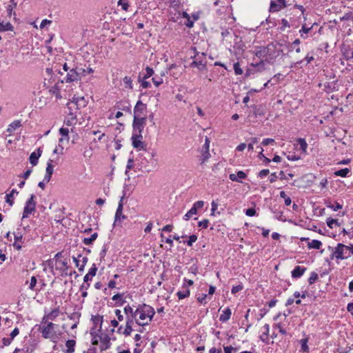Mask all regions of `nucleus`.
Returning <instances> with one entry per match:
<instances>
[{
    "label": "nucleus",
    "mask_w": 353,
    "mask_h": 353,
    "mask_svg": "<svg viewBox=\"0 0 353 353\" xmlns=\"http://www.w3.org/2000/svg\"><path fill=\"white\" fill-rule=\"evenodd\" d=\"M254 53L259 59H264L268 63H272L280 55L281 50L276 44L271 43L267 46L256 47Z\"/></svg>",
    "instance_id": "nucleus-1"
},
{
    "label": "nucleus",
    "mask_w": 353,
    "mask_h": 353,
    "mask_svg": "<svg viewBox=\"0 0 353 353\" xmlns=\"http://www.w3.org/2000/svg\"><path fill=\"white\" fill-rule=\"evenodd\" d=\"M135 313L137 314L136 323L139 325L143 326L149 324L152 321L155 312L154 308L150 305L143 304L139 305V307L135 310Z\"/></svg>",
    "instance_id": "nucleus-2"
},
{
    "label": "nucleus",
    "mask_w": 353,
    "mask_h": 353,
    "mask_svg": "<svg viewBox=\"0 0 353 353\" xmlns=\"http://www.w3.org/2000/svg\"><path fill=\"white\" fill-rule=\"evenodd\" d=\"M349 246L345 245L342 243H339L335 248L332 253V259L334 257L338 260H343L350 257V253H347Z\"/></svg>",
    "instance_id": "nucleus-3"
},
{
    "label": "nucleus",
    "mask_w": 353,
    "mask_h": 353,
    "mask_svg": "<svg viewBox=\"0 0 353 353\" xmlns=\"http://www.w3.org/2000/svg\"><path fill=\"white\" fill-rule=\"evenodd\" d=\"M35 199V195L31 194L30 198L26 201L23 208L22 219L28 218L30 214H31L35 211L37 204Z\"/></svg>",
    "instance_id": "nucleus-4"
},
{
    "label": "nucleus",
    "mask_w": 353,
    "mask_h": 353,
    "mask_svg": "<svg viewBox=\"0 0 353 353\" xmlns=\"http://www.w3.org/2000/svg\"><path fill=\"white\" fill-rule=\"evenodd\" d=\"M85 72V70L83 68H72L68 71L65 81L67 83L77 81L81 79L82 75H84Z\"/></svg>",
    "instance_id": "nucleus-5"
},
{
    "label": "nucleus",
    "mask_w": 353,
    "mask_h": 353,
    "mask_svg": "<svg viewBox=\"0 0 353 353\" xmlns=\"http://www.w3.org/2000/svg\"><path fill=\"white\" fill-rule=\"evenodd\" d=\"M57 325L52 322L48 323L46 325L41 327V332L44 339H50L53 341L55 336L54 328Z\"/></svg>",
    "instance_id": "nucleus-6"
},
{
    "label": "nucleus",
    "mask_w": 353,
    "mask_h": 353,
    "mask_svg": "<svg viewBox=\"0 0 353 353\" xmlns=\"http://www.w3.org/2000/svg\"><path fill=\"white\" fill-rule=\"evenodd\" d=\"M146 123L145 117L134 116L133 119V132L142 133Z\"/></svg>",
    "instance_id": "nucleus-7"
},
{
    "label": "nucleus",
    "mask_w": 353,
    "mask_h": 353,
    "mask_svg": "<svg viewBox=\"0 0 353 353\" xmlns=\"http://www.w3.org/2000/svg\"><path fill=\"white\" fill-rule=\"evenodd\" d=\"M203 205L204 202L203 201H198L195 202L191 209L183 216V219L185 221L190 219L193 215L196 214L199 209L203 208Z\"/></svg>",
    "instance_id": "nucleus-8"
},
{
    "label": "nucleus",
    "mask_w": 353,
    "mask_h": 353,
    "mask_svg": "<svg viewBox=\"0 0 353 353\" xmlns=\"http://www.w3.org/2000/svg\"><path fill=\"white\" fill-rule=\"evenodd\" d=\"M142 135L141 133H135L133 132L132 136V145L136 149H143L145 147V143L141 141Z\"/></svg>",
    "instance_id": "nucleus-9"
},
{
    "label": "nucleus",
    "mask_w": 353,
    "mask_h": 353,
    "mask_svg": "<svg viewBox=\"0 0 353 353\" xmlns=\"http://www.w3.org/2000/svg\"><path fill=\"white\" fill-rule=\"evenodd\" d=\"M146 110V104L139 100L134 108V116L145 117L144 112Z\"/></svg>",
    "instance_id": "nucleus-10"
},
{
    "label": "nucleus",
    "mask_w": 353,
    "mask_h": 353,
    "mask_svg": "<svg viewBox=\"0 0 353 353\" xmlns=\"http://www.w3.org/2000/svg\"><path fill=\"white\" fill-rule=\"evenodd\" d=\"M286 6V0L272 1L270 10L271 12H278Z\"/></svg>",
    "instance_id": "nucleus-11"
},
{
    "label": "nucleus",
    "mask_w": 353,
    "mask_h": 353,
    "mask_svg": "<svg viewBox=\"0 0 353 353\" xmlns=\"http://www.w3.org/2000/svg\"><path fill=\"white\" fill-rule=\"evenodd\" d=\"M137 0H119L117 6L124 11H129L130 8L137 4Z\"/></svg>",
    "instance_id": "nucleus-12"
},
{
    "label": "nucleus",
    "mask_w": 353,
    "mask_h": 353,
    "mask_svg": "<svg viewBox=\"0 0 353 353\" xmlns=\"http://www.w3.org/2000/svg\"><path fill=\"white\" fill-rule=\"evenodd\" d=\"M209 147L210 141L208 138H206L201 153V163H204L210 157Z\"/></svg>",
    "instance_id": "nucleus-13"
},
{
    "label": "nucleus",
    "mask_w": 353,
    "mask_h": 353,
    "mask_svg": "<svg viewBox=\"0 0 353 353\" xmlns=\"http://www.w3.org/2000/svg\"><path fill=\"white\" fill-rule=\"evenodd\" d=\"M54 171V165H52V160L49 159L47 163V167L46 169V174L44 176V181L48 183L50 181L52 174Z\"/></svg>",
    "instance_id": "nucleus-14"
},
{
    "label": "nucleus",
    "mask_w": 353,
    "mask_h": 353,
    "mask_svg": "<svg viewBox=\"0 0 353 353\" xmlns=\"http://www.w3.org/2000/svg\"><path fill=\"white\" fill-rule=\"evenodd\" d=\"M42 153V150L41 148H39L36 152H33L30 154L29 161L30 163L33 165L35 166L38 163V160L39 157H41Z\"/></svg>",
    "instance_id": "nucleus-15"
},
{
    "label": "nucleus",
    "mask_w": 353,
    "mask_h": 353,
    "mask_svg": "<svg viewBox=\"0 0 353 353\" xmlns=\"http://www.w3.org/2000/svg\"><path fill=\"white\" fill-rule=\"evenodd\" d=\"M14 236V242L13 243V246L17 250H19L21 249V243L23 236L20 232H15L13 233Z\"/></svg>",
    "instance_id": "nucleus-16"
},
{
    "label": "nucleus",
    "mask_w": 353,
    "mask_h": 353,
    "mask_svg": "<svg viewBox=\"0 0 353 353\" xmlns=\"http://www.w3.org/2000/svg\"><path fill=\"white\" fill-rule=\"evenodd\" d=\"M306 271V268L296 266L292 271V277L294 279L300 278Z\"/></svg>",
    "instance_id": "nucleus-17"
},
{
    "label": "nucleus",
    "mask_w": 353,
    "mask_h": 353,
    "mask_svg": "<svg viewBox=\"0 0 353 353\" xmlns=\"http://www.w3.org/2000/svg\"><path fill=\"white\" fill-rule=\"evenodd\" d=\"M246 177V174L243 171H239L236 174H230L229 179L232 181L241 182V179H243Z\"/></svg>",
    "instance_id": "nucleus-18"
},
{
    "label": "nucleus",
    "mask_w": 353,
    "mask_h": 353,
    "mask_svg": "<svg viewBox=\"0 0 353 353\" xmlns=\"http://www.w3.org/2000/svg\"><path fill=\"white\" fill-rule=\"evenodd\" d=\"M231 314V310L229 307L225 308L224 310L222 311V313L219 316V321L221 322L228 321L230 319Z\"/></svg>",
    "instance_id": "nucleus-19"
},
{
    "label": "nucleus",
    "mask_w": 353,
    "mask_h": 353,
    "mask_svg": "<svg viewBox=\"0 0 353 353\" xmlns=\"http://www.w3.org/2000/svg\"><path fill=\"white\" fill-rule=\"evenodd\" d=\"M190 290L188 288L187 286H185L184 285L182 287V290H180L176 293V296L179 298V299H183L185 298H187L190 296Z\"/></svg>",
    "instance_id": "nucleus-20"
},
{
    "label": "nucleus",
    "mask_w": 353,
    "mask_h": 353,
    "mask_svg": "<svg viewBox=\"0 0 353 353\" xmlns=\"http://www.w3.org/2000/svg\"><path fill=\"white\" fill-rule=\"evenodd\" d=\"M190 66L197 68L199 70L203 71L206 69V62L195 60L191 63Z\"/></svg>",
    "instance_id": "nucleus-21"
},
{
    "label": "nucleus",
    "mask_w": 353,
    "mask_h": 353,
    "mask_svg": "<svg viewBox=\"0 0 353 353\" xmlns=\"http://www.w3.org/2000/svg\"><path fill=\"white\" fill-rule=\"evenodd\" d=\"M264 332L260 335V339L265 343L268 342V335L270 332V325L268 324H265L263 327Z\"/></svg>",
    "instance_id": "nucleus-22"
},
{
    "label": "nucleus",
    "mask_w": 353,
    "mask_h": 353,
    "mask_svg": "<svg viewBox=\"0 0 353 353\" xmlns=\"http://www.w3.org/2000/svg\"><path fill=\"white\" fill-rule=\"evenodd\" d=\"M75 345H76V341L74 340H73V339L68 340L65 343V346L67 347L65 353H74Z\"/></svg>",
    "instance_id": "nucleus-23"
},
{
    "label": "nucleus",
    "mask_w": 353,
    "mask_h": 353,
    "mask_svg": "<svg viewBox=\"0 0 353 353\" xmlns=\"http://www.w3.org/2000/svg\"><path fill=\"white\" fill-rule=\"evenodd\" d=\"M19 194V192L17 190L13 189L10 192V193L6 194V202L8 203L10 206H12L14 203V201H13L12 198L14 194Z\"/></svg>",
    "instance_id": "nucleus-24"
},
{
    "label": "nucleus",
    "mask_w": 353,
    "mask_h": 353,
    "mask_svg": "<svg viewBox=\"0 0 353 353\" xmlns=\"http://www.w3.org/2000/svg\"><path fill=\"white\" fill-rule=\"evenodd\" d=\"M132 330H132V326H129V325H126L124 328L122 326H120L118 328V332H119L125 336H130V334L132 333Z\"/></svg>",
    "instance_id": "nucleus-25"
},
{
    "label": "nucleus",
    "mask_w": 353,
    "mask_h": 353,
    "mask_svg": "<svg viewBox=\"0 0 353 353\" xmlns=\"http://www.w3.org/2000/svg\"><path fill=\"white\" fill-rule=\"evenodd\" d=\"M125 219L126 216L123 214V212H121L119 214H117V212H116L114 216V225L121 226V221Z\"/></svg>",
    "instance_id": "nucleus-26"
},
{
    "label": "nucleus",
    "mask_w": 353,
    "mask_h": 353,
    "mask_svg": "<svg viewBox=\"0 0 353 353\" xmlns=\"http://www.w3.org/2000/svg\"><path fill=\"white\" fill-rule=\"evenodd\" d=\"M98 234L97 232L93 233L90 237H85L83 239V243L85 245H91L97 238Z\"/></svg>",
    "instance_id": "nucleus-27"
},
{
    "label": "nucleus",
    "mask_w": 353,
    "mask_h": 353,
    "mask_svg": "<svg viewBox=\"0 0 353 353\" xmlns=\"http://www.w3.org/2000/svg\"><path fill=\"white\" fill-rule=\"evenodd\" d=\"M322 245V243L319 240H312V241L307 243V247L309 249H316L319 250Z\"/></svg>",
    "instance_id": "nucleus-28"
},
{
    "label": "nucleus",
    "mask_w": 353,
    "mask_h": 353,
    "mask_svg": "<svg viewBox=\"0 0 353 353\" xmlns=\"http://www.w3.org/2000/svg\"><path fill=\"white\" fill-rule=\"evenodd\" d=\"M325 89L327 92H332L337 90L336 83L335 81L325 84Z\"/></svg>",
    "instance_id": "nucleus-29"
},
{
    "label": "nucleus",
    "mask_w": 353,
    "mask_h": 353,
    "mask_svg": "<svg viewBox=\"0 0 353 353\" xmlns=\"http://www.w3.org/2000/svg\"><path fill=\"white\" fill-rule=\"evenodd\" d=\"M350 170L347 168L339 170L337 171L334 172V175L341 177H345L348 175V174L350 172Z\"/></svg>",
    "instance_id": "nucleus-30"
},
{
    "label": "nucleus",
    "mask_w": 353,
    "mask_h": 353,
    "mask_svg": "<svg viewBox=\"0 0 353 353\" xmlns=\"http://www.w3.org/2000/svg\"><path fill=\"white\" fill-rule=\"evenodd\" d=\"M124 312L126 314V316H132V317H137V314L135 313V310L134 311L132 307L130 306L129 305H126L124 307Z\"/></svg>",
    "instance_id": "nucleus-31"
},
{
    "label": "nucleus",
    "mask_w": 353,
    "mask_h": 353,
    "mask_svg": "<svg viewBox=\"0 0 353 353\" xmlns=\"http://www.w3.org/2000/svg\"><path fill=\"white\" fill-rule=\"evenodd\" d=\"M123 85H124L125 88H128V89H132L133 88L132 81L131 77L125 76L123 79Z\"/></svg>",
    "instance_id": "nucleus-32"
},
{
    "label": "nucleus",
    "mask_w": 353,
    "mask_h": 353,
    "mask_svg": "<svg viewBox=\"0 0 353 353\" xmlns=\"http://www.w3.org/2000/svg\"><path fill=\"white\" fill-rule=\"evenodd\" d=\"M326 223L327 226L332 229L334 226H339V223L337 219H334L332 218H327L326 220Z\"/></svg>",
    "instance_id": "nucleus-33"
},
{
    "label": "nucleus",
    "mask_w": 353,
    "mask_h": 353,
    "mask_svg": "<svg viewBox=\"0 0 353 353\" xmlns=\"http://www.w3.org/2000/svg\"><path fill=\"white\" fill-rule=\"evenodd\" d=\"M297 142L300 146V149L303 152H306V150L307 148V142L305 141V140L303 138H299L298 140H297Z\"/></svg>",
    "instance_id": "nucleus-34"
},
{
    "label": "nucleus",
    "mask_w": 353,
    "mask_h": 353,
    "mask_svg": "<svg viewBox=\"0 0 353 353\" xmlns=\"http://www.w3.org/2000/svg\"><path fill=\"white\" fill-rule=\"evenodd\" d=\"M58 314L59 310L57 309H54L50 313L46 314V318L49 319L51 321H54L58 316Z\"/></svg>",
    "instance_id": "nucleus-35"
},
{
    "label": "nucleus",
    "mask_w": 353,
    "mask_h": 353,
    "mask_svg": "<svg viewBox=\"0 0 353 353\" xmlns=\"http://www.w3.org/2000/svg\"><path fill=\"white\" fill-rule=\"evenodd\" d=\"M101 342L103 344L102 350H107L110 347V339L107 336L104 338H101Z\"/></svg>",
    "instance_id": "nucleus-36"
},
{
    "label": "nucleus",
    "mask_w": 353,
    "mask_h": 353,
    "mask_svg": "<svg viewBox=\"0 0 353 353\" xmlns=\"http://www.w3.org/2000/svg\"><path fill=\"white\" fill-rule=\"evenodd\" d=\"M326 206L335 212L343 208L342 205L337 202H336L335 205L332 204L330 202H326Z\"/></svg>",
    "instance_id": "nucleus-37"
},
{
    "label": "nucleus",
    "mask_w": 353,
    "mask_h": 353,
    "mask_svg": "<svg viewBox=\"0 0 353 353\" xmlns=\"http://www.w3.org/2000/svg\"><path fill=\"white\" fill-rule=\"evenodd\" d=\"M21 126V123L19 121H14V122H12V123H10L9 125V127L8 128V131H9L10 132L15 130L16 129H17L18 128H19Z\"/></svg>",
    "instance_id": "nucleus-38"
},
{
    "label": "nucleus",
    "mask_w": 353,
    "mask_h": 353,
    "mask_svg": "<svg viewBox=\"0 0 353 353\" xmlns=\"http://www.w3.org/2000/svg\"><path fill=\"white\" fill-rule=\"evenodd\" d=\"M12 24L9 22L6 23H0V32L12 30Z\"/></svg>",
    "instance_id": "nucleus-39"
},
{
    "label": "nucleus",
    "mask_w": 353,
    "mask_h": 353,
    "mask_svg": "<svg viewBox=\"0 0 353 353\" xmlns=\"http://www.w3.org/2000/svg\"><path fill=\"white\" fill-rule=\"evenodd\" d=\"M59 134L61 135L62 137L65 139V141H69V130L68 128H61L59 129Z\"/></svg>",
    "instance_id": "nucleus-40"
},
{
    "label": "nucleus",
    "mask_w": 353,
    "mask_h": 353,
    "mask_svg": "<svg viewBox=\"0 0 353 353\" xmlns=\"http://www.w3.org/2000/svg\"><path fill=\"white\" fill-rule=\"evenodd\" d=\"M17 6V3L14 0L10 1V4L7 6V12L8 16H11L13 9Z\"/></svg>",
    "instance_id": "nucleus-41"
},
{
    "label": "nucleus",
    "mask_w": 353,
    "mask_h": 353,
    "mask_svg": "<svg viewBox=\"0 0 353 353\" xmlns=\"http://www.w3.org/2000/svg\"><path fill=\"white\" fill-rule=\"evenodd\" d=\"M279 195L281 198L284 199L285 205L288 206L291 204V203H292L291 199L289 196H287V195L284 191L280 192Z\"/></svg>",
    "instance_id": "nucleus-42"
},
{
    "label": "nucleus",
    "mask_w": 353,
    "mask_h": 353,
    "mask_svg": "<svg viewBox=\"0 0 353 353\" xmlns=\"http://www.w3.org/2000/svg\"><path fill=\"white\" fill-rule=\"evenodd\" d=\"M112 299L115 301H119V305H123L125 302V301L123 299V294L119 293L114 294Z\"/></svg>",
    "instance_id": "nucleus-43"
},
{
    "label": "nucleus",
    "mask_w": 353,
    "mask_h": 353,
    "mask_svg": "<svg viewBox=\"0 0 353 353\" xmlns=\"http://www.w3.org/2000/svg\"><path fill=\"white\" fill-rule=\"evenodd\" d=\"M280 24H281V26H280L279 29L281 31H284L285 30V28L290 27L288 21L285 19H282Z\"/></svg>",
    "instance_id": "nucleus-44"
},
{
    "label": "nucleus",
    "mask_w": 353,
    "mask_h": 353,
    "mask_svg": "<svg viewBox=\"0 0 353 353\" xmlns=\"http://www.w3.org/2000/svg\"><path fill=\"white\" fill-rule=\"evenodd\" d=\"M152 80L156 87L159 86L163 82L162 77L155 76L152 78Z\"/></svg>",
    "instance_id": "nucleus-45"
},
{
    "label": "nucleus",
    "mask_w": 353,
    "mask_h": 353,
    "mask_svg": "<svg viewBox=\"0 0 353 353\" xmlns=\"http://www.w3.org/2000/svg\"><path fill=\"white\" fill-rule=\"evenodd\" d=\"M301 350L303 352H308L309 347L307 345V339H303L301 340Z\"/></svg>",
    "instance_id": "nucleus-46"
},
{
    "label": "nucleus",
    "mask_w": 353,
    "mask_h": 353,
    "mask_svg": "<svg viewBox=\"0 0 353 353\" xmlns=\"http://www.w3.org/2000/svg\"><path fill=\"white\" fill-rule=\"evenodd\" d=\"M318 277H319L318 274L316 273L315 272H312L310 274V278L308 279L309 283L310 285L313 284L318 279Z\"/></svg>",
    "instance_id": "nucleus-47"
},
{
    "label": "nucleus",
    "mask_w": 353,
    "mask_h": 353,
    "mask_svg": "<svg viewBox=\"0 0 353 353\" xmlns=\"http://www.w3.org/2000/svg\"><path fill=\"white\" fill-rule=\"evenodd\" d=\"M234 70L236 75H241L243 72V70L240 67V64L239 62H236L234 64Z\"/></svg>",
    "instance_id": "nucleus-48"
},
{
    "label": "nucleus",
    "mask_w": 353,
    "mask_h": 353,
    "mask_svg": "<svg viewBox=\"0 0 353 353\" xmlns=\"http://www.w3.org/2000/svg\"><path fill=\"white\" fill-rule=\"evenodd\" d=\"M154 74V71L152 68L150 67H146L145 68V74H144L143 79H146L152 77Z\"/></svg>",
    "instance_id": "nucleus-49"
},
{
    "label": "nucleus",
    "mask_w": 353,
    "mask_h": 353,
    "mask_svg": "<svg viewBox=\"0 0 353 353\" xmlns=\"http://www.w3.org/2000/svg\"><path fill=\"white\" fill-rule=\"evenodd\" d=\"M313 60H314V57L313 56H310L309 54H307L305 56V57L304 58V59L301 60L299 61H297L296 64H301V63H303L304 61H306V64H308V63H310Z\"/></svg>",
    "instance_id": "nucleus-50"
},
{
    "label": "nucleus",
    "mask_w": 353,
    "mask_h": 353,
    "mask_svg": "<svg viewBox=\"0 0 353 353\" xmlns=\"http://www.w3.org/2000/svg\"><path fill=\"white\" fill-rule=\"evenodd\" d=\"M313 26L311 27H307L306 24H303L301 26V29L299 30V33H305L307 34L312 28Z\"/></svg>",
    "instance_id": "nucleus-51"
},
{
    "label": "nucleus",
    "mask_w": 353,
    "mask_h": 353,
    "mask_svg": "<svg viewBox=\"0 0 353 353\" xmlns=\"http://www.w3.org/2000/svg\"><path fill=\"white\" fill-rule=\"evenodd\" d=\"M97 267L96 265V264H92V267L90 268L88 274L89 275H90L91 276H94L97 274Z\"/></svg>",
    "instance_id": "nucleus-52"
},
{
    "label": "nucleus",
    "mask_w": 353,
    "mask_h": 353,
    "mask_svg": "<svg viewBox=\"0 0 353 353\" xmlns=\"http://www.w3.org/2000/svg\"><path fill=\"white\" fill-rule=\"evenodd\" d=\"M197 240V236L195 234H192L189 236V240L186 242L188 246H192L193 243H194Z\"/></svg>",
    "instance_id": "nucleus-53"
},
{
    "label": "nucleus",
    "mask_w": 353,
    "mask_h": 353,
    "mask_svg": "<svg viewBox=\"0 0 353 353\" xmlns=\"http://www.w3.org/2000/svg\"><path fill=\"white\" fill-rule=\"evenodd\" d=\"M37 282V280L36 277L34 276H32L30 279L29 289L34 290V288L36 286Z\"/></svg>",
    "instance_id": "nucleus-54"
},
{
    "label": "nucleus",
    "mask_w": 353,
    "mask_h": 353,
    "mask_svg": "<svg viewBox=\"0 0 353 353\" xmlns=\"http://www.w3.org/2000/svg\"><path fill=\"white\" fill-rule=\"evenodd\" d=\"M134 166V161L132 159H129L126 165L125 174H128V171L131 170Z\"/></svg>",
    "instance_id": "nucleus-55"
},
{
    "label": "nucleus",
    "mask_w": 353,
    "mask_h": 353,
    "mask_svg": "<svg viewBox=\"0 0 353 353\" xmlns=\"http://www.w3.org/2000/svg\"><path fill=\"white\" fill-rule=\"evenodd\" d=\"M123 199H124V195L121 197V199L119 202L118 207H117V209L116 211V212H117V214H119L121 212H123Z\"/></svg>",
    "instance_id": "nucleus-56"
},
{
    "label": "nucleus",
    "mask_w": 353,
    "mask_h": 353,
    "mask_svg": "<svg viewBox=\"0 0 353 353\" xmlns=\"http://www.w3.org/2000/svg\"><path fill=\"white\" fill-rule=\"evenodd\" d=\"M136 319H137V317H132V316H126L125 325L132 327V325L134 323V321H136Z\"/></svg>",
    "instance_id": "nucleus-57"
},
{
    "label": "nucleus",
    "mask_w": 353,
    "mask_h": 353,
    "mask_svg": "<svg viewBox=\"0 0 353 353\" xmlns=\"http://www.w3.org/2000/svg\"><path fill=\"white\" fill-rule=\"evenodd\" d=\"M209 225V221L208 219H203L198 223V226L202 228H207Z\"/></svg>",
    "instance_id": "nucleus-58"
},
{
    "label": "nucleus",
    "mask_w": 353,
    "mask_h": 353,
    "mask_svg": "<svg viewBox=\"0 0 353 353\" xmlns=\"http://www.w3.org/2000/svg\"><path fill=\"white\" fill-rule=\"evenodd\" d=\"M343 19L346 21H353V11L345 13L343 17Z\"/></svg>",
    "instance_id": "nucleus-59"
},
{
    "label": "nucleus",
    "mask_w": 353,
    "mask_h": 353,
    "mask_svg": "<svg viewBox=\"0 0 353 353\" xmlns=\"http://www.w3.org/2000/svg\"><path fill=\"white\" fill-rule=\"evenodd\" d=\"M223 350L225 353H232L233 352H235L236 351V349L231 345L223 346Z\"/></svg>",
    "instance_id": "nucleus-60"
},
{
    "label": "nucleus",
    "mask_w": 353,
    "mask_h": 353,
    "mask_svg": "<svg viewBox=\"0 0 353 353\" xmlns=\"http://www.w3.org/2000/svg\"><path fill=\"white\" fill-rule=\"evenodd\" d=\"M245 214L248 216H253L256 214V210L253 208H248L245 210Z\"/></svg>",
    "instance_id": "nucleus-61"
},
{
    "label": "nucleus",
    "mask_w": 353,
    "mask_h": 353,
    "mask_svg": "<svg viewBox=\"0 0 353 353\" xmlns=\"http://www.w3.org/2000/svg\"><path fill=\"white\" fill-rule=\"evenodd\" d=\"M242 289H243L242 285H238L236 286H233L231 290V292H232V294H236L238 292L241 291Z\"/></svg>",
    "instance_id": "nucleus-62"
},
{
    "label": "nucleus",
    "mask_w": 353,
    "mask_h": 353,
    "mask_svg": "<svg viewBox=\"0 0 353 353\" xmlns=\"http://www.w3.org/2000/svg\"><path fill=\"white\" fill-rule=\"evenodd\" d=\"M194 21L192 19V18L190 17L187 19V21L185 23V25L189 28H191L194 26Z\"/></svg>",
    "instance_id": "nucleus-63"
},
{
    "label": "nucleus",
    "mask_w": 353,
    "mask_h": 353,
    "mask_svg": "<svg viewBox=\"0 0 353 353\" xmlns=\"http://www.w3.org/2000/svg\"><path fill=\"white\" fill-rule=\"evenodd\" d=\"M343 54L347 60L353 59V51H350V52L344 51Z\"/></svg>",
    "instance_id": "nucleus-64"
}]
</instances>
